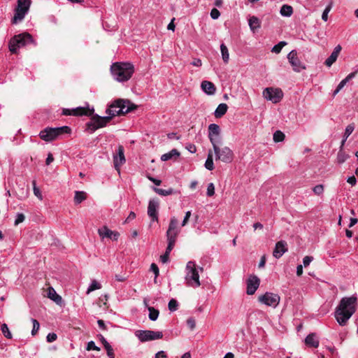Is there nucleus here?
Wrapping results in <instances>:
<instances>
[{
	"mask_svg": "<svg viewBox=\"0 0 358 358\" xmlns=\"http://www.w3.org/2000/svg\"><path fill=\"white\" fill-rule=\"evenodd\" d=\"M199 270L202 272L203 268L202 267H196L194 262L189 261L187 263L185 280L187 286L196 288L201 285Z\"/></svg>",
	"mask_w": 358,
	"mask_h": 358,
	"instance_id": "3",
	"label": "nucleus"
},
{
	"mask_svg": "<svg viewBox=\"0 0 358 358\" xmlns=\"http://www.w3.org/2000/svg\"><path fill=\"white\" fill-rule=\"evenodd\" d=\"M31 322L33 323V329L31 331V334L34 336L39 329L40 324L36 319H31Z\"/></svg>",
	"mask_w": 358,
	"mask_h": 358,
	"instance_id": "46",
	"label": "nucleus"
},
{
	"mask_svg": "<svg viewBox=\"0 0 358 358\" xmlns=\"http://www.w3.org/2000/svg\"><path fill=\"white\" fill-rule=\"evenodd\" d=\"M87 350L99 351L100 348L95 345V343L94 341H91L87 343Z\"/></svg>",
	"mask_w": 358,
	"mask_h": 358,
	"instance_id": "49",
	"label": "nucleus"
},
{
	"mask_svg": "<svg viewBox=\"0 0 358 358\" xmlns=\"http://www.w3.org/2000/svg\"><path fill=\"white\" fill-rule=\"evenodd\" d=\"M357 298L355 296L343 297L336 307L334 316L341 326H345L356 311Z\"/></svg>",
	"mask_w": 358,
	"mask_h": 358,
	"instance_id": "1",
	"label": "nucleus"
},
{
	"mask_svg": "<svg viewBox=\"0 0 358 358\" xmlns=\"http://www.w3.org/2000/svg\"><path fill=\"white\" fill-rule=\"evenodd\" d=\"M25 219V216L22 213H17L16 216V219L15 220V225H18L20 223L22 222Z\"/></svg>",
	"mask_w": 358,
	"mask_h": 358,
	"instance_id": "52",
	"label": "nucleus"
},
{
	"mask_svg": "<svg viewBox=\"0 0 358 358\" xmlns=\"http://www.w3.org/2000/svg\"><path fill=\"white\" fill-rule=\"evenodd\" d=\"M287 59L292 66L293 71L295 72H300L301 70L306 69L305 65L299 59L296 50H293L289 52L287 55Z\"/></svg>",
	"mask_w": 358,
	"mask_h": 358,
	"instance_id": "13",
	"label": "nucleus"
},
{
	"mask_svg": "<svg viewBox=\"0 0 358 358\" xmlns=\"http://www.w3.org/2000/svg\"><path fill=\"white\" fill-rule=\"evenodd\" d=\"M169 255L170 252H168L166 250L165 253L160 257V260L163 264L167 263L169 261Z\"/></svg>",
	"mask_w": 358,
	"mask_h": 358,
	"instance_id": "56",
	"label": "nucleus"
},
{
	"mask_svg": "<svg viewBox=\"0 0 358 358\" xmlns=\"http://www.w3.org/2000/svg\"><path fill=\"white\" fill-rule=\"evenodd\" d=\"M178 225V220L175 217H171L169 222L168 230L166 231L168 245L166 250L168 252H171L173 248H174L178 235L180 233V229Z\"/></svg>",
	"mask_w": 358,
	"mask_h": 358,
	"instance_id": "6",
	"label": "nucleus"
},
{
	"mask_svg": "<svg viewBox=\"0 0 358 358\" xmlns=\"http://www.w3.org/2000/svg\"><path fill=\"white\" fill-rule=\"evenodd\" d=\"M180 152L176 149H173L170 152L165 153L161 156L162 161H168L173 158H176L179 157Z\"/></svg>",
	"mask_w": 358,
	"mask_h": 358,
	"instance_id": "27",
	"label": "nucleus"
},
{
	"mask_svg": "<svg viewBox=\"0 0 358 358\" xmlns=\"http://www.w3.org/2000/svg\"><path fill=\"white\" fill-rule=\"evenodd\" d=\"M191 64H192V65H193L194 66H201L202 64V62L200 59H194Z\"/></svg>",
	"mask_w": 358,
	"mask_h": 358,
	"instance_id": "63",
	"label": "nucleus"
},
{
	"mask_svg": "<svg viewBox=\"0 0 358 358\" xmlns=\"http://www.w3.org/2000/svg\"><path fill=\"white\" fill-rule=\"evenodd\" d=\"M220 50L222 53V57L224 63H228L229 59V54L228 51L227 47L224 44L222 43L220 45Z\"/></svg>",
	"mask_w": 358,
	"mask_h": 358,
	"instance_id": "32",
	"label": "nucleus"
},
{
	"mask_svg": "<svg viewBox=\"0 0 358 358\" xmlns=\"http://www.w3.org/2000/svg\"><path fill=\"white\" fill-rule=\"evenodd\" d=\"M206 194L208 196H212L215 194V186L213 183L210 182L208 185Z\"/></svg>",
	"mask_w": 358,
	"mask_h": 358,
	"instance_id": "48",
	"label": "nucleus"
},
{
	"mask_svg": "<svg viewBox=\"0 0 358 358\" xmlns=\"http://www.w3.org/2000/svg\"><path fill=\"white\" fill-rule=\"evenodd\" d=\"M1 330L5 337H6L7 338H12V334L10 332L9 329L6 324H3L1 325Z\"/></svg>",
	"mask_w": 358,
	"mask_h": 358,
	"instance_id": "42",
	"label": "nucleus"
},
{
	"mask_svg": "<svg viewBox=\"0 0 358 358\" xmlns=\"http://www.w3.org/2000/svg\"><path fill=\"white\" fill-rule=\"evenodd\" d=\"M120 103V101H115L106 110V113L108 114V116H111V119L115 115H120V112L118 111V109L120 108V105L118 104Z\"/></svg>",
	"mask_w": 358,
	"mask_h": 358,
	"instance_id": "23",
	"label": "nucleus"
},
{
	"mask_svg": "<svg viewBox=\"0 0 358 358\" xmlns=\"http://www.w3.org/2000/svg\"><path fill=\"white\" fill-rule=\"evenodd\" d=\"M349 157V155L340 150L337 155V162L338 164L344 163Z\"/></svg>",
	"mask_w": 358,
	"mask_h": 358,
	"instance_id": "37",
	"label": "nucleus"
},
{
	"mask_svg": "<svg viewBox=\"0 0 358 358\" xmlns=\"http://www.w3.org/2000/svg\"><path fill=\"white\" fill-rule=\"evenodd\" d=\"M120 101V108L118 109V111L120 112V115H124L129 111L131 110V108L129 107L128 104L129 103V101H126L124 100H119Z\"/></svg>",
	"mask_w": 358,
	"mask_h": 358,
	"instance_id": "29",
	"label": "nucleus"
},
{
	"mask_svg": "<svg viewBox=\"0 0 358 358\" xmlns=\"http://www.w3.org/2000/svg\"><path fill=\"white\" fill-rule=\"evenodd\" d=\"M205 167L206 169L209 171H212L214 169V163L213 159V152L211 150H209L207 159L205 162Z\"/></svg>",
	"mask_w": 358,
	"mask_h": 358,
	"instance_id": "30",
	"label": "nucleus"
},
{
	"mask_svg": "<svg viewBox=\"0 0 358 358\" xmlns=\"http://www.w3.org/2000/svg\"><path fill=\"white\" fill-rule=\"evenodd\" d=\"M31 5L30 0H17V6L15 9L14 16L11 20L12 24L21 22L29 11Z\"/></svg>",
	"mask_w": 358,
	"mask_h": 358,
	"instance_id": "7",
	"label": "nucleus"
},
{
	"mask_svg": "<svg viewBox=\"0 0 358 358\" xmlns=\"http://www.w3.org/2000/svg\"><path fill=\"white\" fill-rule=\"evenodd\" d=\"M280 296L277 294L266 292L264 294L259 296V301L268 306L276 307L280 302Z\"/></svg>",
	"mask_w": 358,
	"mask_h": 358,
	"instance_id": "11",
	"label": "nucleus"
},
{
	"mask_svg": "<svg viewBox=\"0 0 358 358\" xmlns=\"http://www.w3.org/2000/svg\"><path fill=\"white\" fill-rule=\"evenodd\" d=\"M48 296L49 299L55 301L58 305H62V298L57 294L56 291L52 287L48 288Z\"/></svg>",
	"mask_w": 358,
	"mask_h": 358,
	"instance_id": "24",
	"label": "nucleus"
},
{
	"mask_svg": "<svg viewBox=\"0 0 358 358\" xmlns=\"http://www.w3.org/2000/svg\"><path fill=\"white\" fill-rule=\"evenodd\" d=\"M347 182L350 183L351 185H355L357 182V180L354 176L348 177L347 179Z\"/></svg>",
	"mask_w": 358,
	"mask_h": 358,
	"instance_id": "61",
	"label": "nucleus"
},
{
	"mask_svg": "<svg viewBox=\"0 0 358 358\" xmlns=\"http://www.w3.org/2000/svg\"><path fill=\"white\" fill-rule=\"evenodd\" d=\"M186 148L191 153H195L196 152V148L194 144L189 143L187 144Z\"/></svg>",
	"mask_w": 358,
	"mask_h": 358,
	"instance_id": "59",
	"label": "nucleus"
},
{
	"mask_svg": "<svg viewBox=\"0 0 358 358\" xmlns=\"http://www.w3.org/2000/svg\"><path fill=\"white\" fill-rule=\"evenodd\" d=\"M57 336L55 333H49L46 336V340L48 343L54 342L57 340Z\"/></svg>",
	"mask_w": 358,
	"mask_h": 358,
	"instance_id": "53",
	"label": "nucleus"
},
{
	"mask_svg": "<svg viewBox=\"0 0 358 358\" xmlns=\"http://www.w3.org/2000/svg\"><path fill=\"white\" fill-rule=\"evenodd\" d=\"M92 120L94 121L99 129L106 126V124L111 120V116L101 117L97 114L92 116Z\"/></svg>",
	"mask_w": 358,
	"mask_h": 358,
	"instance_id": "21",
	"label": "nucleus"
},
{
	"mask_svg": "<svg viewBox=\"0 0 358 358\" xmlns=\"http://www.w3.org/2000/svg\"><path fill=\"white\" fill-rule=\"evenodd\" d=\"M201 87L202 90L208 95H213L216 91L215 85L208 80H203L201 83Z\"/></svg>",
	"mask_w": 358,
	"mask_h": 358,
	"instance_id": "22",
	"label": "nucleus"
},
{
	"mask_svg": "<svg viewBox=\"0 0 358 358\" xmlns=\"http://www.w3.org/2000/svg\"><path fill=\"white\" fill-rule=\"evenodd\" d=\"M54 161V157L51 153L48 155V157L45 160L46 165H50Z\"/></svg>",
	"mask_w": 358,
	"mask_h": 358,
	"instance_id": "60",
	"label": "nucleus"
},
{
	"mask_svg": "<svg viewBox=\"0 0 358 358\" xmlns=\"http://www.w3.org/2000/svg\"><path fill=\"white\" fill-rule=\"evenodd\" d=\"M285 134L280 131H276L273 134V141L276 143L281 142L285 139Z\"/></svg>",
	"mask_w": 358,
	"mask_h": 358,
	"instance_id": "38",
	"label": "nucleus"
},
{
	"mask_svg": "<svg viewBox=\"0 0 358 358\" xmlns=\"http://www.w3.org/2000/svg\"><path fill=\"white\" fill-rule=\"evenodd\" d=\"M220 16V13L217 8H213L210 11V17L213 20L217 19Z\"/></svg>",
	"mask_w": 358,
	"mask_h": 358,
	"instance_id": "54",
	"label": "nucleus"
},
{
	"mask_svg": "<svg viewBox=\"0 0 358 358\" xmlns=\"http://www.w3.org/2000/svg\"><path fill=\"white\" fill-rule=\"evenodd\" d=\"M87 127L91 133L94 132L96 129H99L94 121L92 120V117H91V121L87 124Z\"/></svg>",
	"mask_w": 358,
	"mask_h": 358,
	"instance_id": "45",
	"label": "nucleus"
},
{
	"mask_svg": "<svg viewBox=\"0 0 358 358\" xmlns=\"http://www.w3.org/2000/svg\"><path fill=\"white\" fill-rule=\"evenodd\" d=\"M213 148L215 160H220L224 163H231L233 161L234 152L229 147L224 146L220 148L216 143L213 145Z\"/></svg>",
	"mask_w": 358,
	"mask_h": 358,
	"instance_id": "8",
	"label": "nucleus"
},
{
	"mask_svg": "<svg viewBox=\"0 0 358 358\" xmlns=\"http://www.w3.org/2000/svg\"><path fill=\"white\" fill-rule=\"evenodd\" d=\"M228 106L226 103H220L218 105L214 112V115L217 118L222 117L227 111Z\"/></svg>",
	"mask_w": 358,
	"mask_h": 358,
	"instance_id": "26",
	"label": "nucleus"
},
{
	"mask_svg": "<svg viewBox=\"0 0 358 358\" xmlns=\"http://www.w3.org/2000/svg\"><path fill=\"white\" fill-rule=\"evenodd\" d=\"M135 336L142 343L161 339L163 337L162 331H155L152 330H137L135 331Z\"/></svg>",
	"mask_w": 358,
	"mask_h": 358,
	"instance_id": "9",
	"label": "nucleus"
},
{
	"mask_svg": "<svg viewBox=\"0 0 358 358\" xmlns=\"http://www.w3.org/2000/svg\"><path fill=\"white\" fill-rule=\"evenodd\" d=\"M86 196L84 192L76 191L75 192L74 201L76 204H79L85 200Z\"/></svg>",
	"mask_w": 358,
	"mask_h": 358,
	"instance_id": "34",
	"label": "nucleus"
},
{
	"mask_svg": "<svg viewBox=\"0 0 358 358\" xmlns=\"http://www.w3.org/2000/svg\"><path fill=\"white\" fill-rule=\"evenodd\" d=\"M32 185H33V191H34V195L38 198L40 200H42L43 199V196H42V194L39 189L38 187H37L36 186V182L35 180H33L32 181Z\"/></svg>",
	"mask_w": 358,
	"mask_h": 358,
	"instance_id": "43",
	"label": "nucleus"
},
{
	"mask_svg": "<svg viewBox=\"0 0 358 358\" xmlns=\"http://www.w3.org/2000/svg\"><path fill=\"white\" fill-rule=\"evenodd\" d=\"M287 45L285 41H280L275 45H274L271 50L273 52L278 54L280 52L282 48Z\"/></svg>",
	"mask_w": 358,
	"mask_h": 358,
	"instance_id": "39",
	"label": "nucleus"
},
{
	"mask_svg": "<svg viewBox=\"0 0 358 358\" xmlns=\"http://www.w3.org/2000/svg\"><path fill=\"white\" fill-rule=\"evenodd\" d=\"M167 356L164 351H159L155 354V358H166Z\"/></svg>",
	"mask_w": 358,
	"mask_h": 358,
	"instance_id": "62",
	"label": "nucleus"
},
{
	"mask_svg": "<svg viewBox=\"0 0 358 358\" xmlns=\"http://www.w3.org/2000/svg\"><path fill=\"white\" fill-rule=\"evenodd\" d=\"M313 260V257L312 256H306L303 259V264L305 267H307L310 265L311 262Z\"/></svg>",
	"mask_w": 358,
	"mask_h": 358,
	"instance_id": "55",
	"label": "nucleus"
},
{
	"mask_svg": "<svg viewBox=\"0 0 358 358\" xmlns=\"http://www.w3.org/2000/svg\"><path fill=\"white\" fill-rule=\"evenodd\" d=\"M125 161L124 147L119 145L117 152L113 155V163L115 169L119 171L120 167L125 163Z\"/></svg>",
	"mask_w": 358,
	"mask_h": 358,
	"instance_id": "16",
	"label": "nucleus"
},
{
	"mask_svg": "<svg viewBox=\"0 0 358 358\" xmlns=\"http://www.w3.org/2000/svg\"><path fill=\"white\" fill-rule=\"evenodd\" d=\"M98 234L101 238H108L114 241H117L120 236L118 232L111 231L106 226L99 229Z\"/></svg>",
	"mask_w": 358,
	"mask_h": 358,
	"instance_id": "18",
	"label": "nucleus"
},
{
	"mask_svg": "<svg viewBox=\"0 0 358 358\" xmlns=\"http://www.w3.org/2000/svg\"><path fill=\"white\" fill-rule=\"evenodd\" d=\"M249 26L250 29L255 32L257 29L260 27L261 22L258 17L252 16L248 20Z\"/></svg>",
	"mask_w": 358,
	"mask_h": 358,
	"instance_id": "28",
	"label": "nucleus"
},
{
	"mask_svg": "<svg viewBox=\"0 0 358 358\" xmlns=\"http://www.w3.org/2000/svg\"><path fill=\"white\" fill-rule=\"evenodd\" d=\"M220 134V128L218 124L213 123L208 126V138L212 145L217 143L216 137H219Z\"/></svg>",
	"mask_w": 358,
	"mask_h": 358,
	"instance_id": "19",
	"label": "nucleus"
},
{
	"mask_svg": "<svg viewBox=\"0 0 358 358\" xmlns=\"http://www.w3.org/2000/svg\"><path fill=\"white\" fill-rule=\"evenodd\" d=\"M288 250L287 242L280 241L275 243V248L273 251V255L275 258H280Z\"/></svg>",
	"mask_w": 358,
	"mask_h": 358,
	"instance_id": "17",
	"label": "nucleus"
},
{
	"mask_svg": "<svg viewBox=\"0 0 358 358\" xmlns=\"http://www.w3.org/2000/svg\"><path fill=\"white\" fill-rule=\"evenodd\" d=\"M191 216V211H187L185 215V217L182 222V226L184 227L187 224L189 221V219Z\"/></svg>",
	"mask_w": 358,
	"mask_h": 358,
	"instance_id": "57",
	"label": "nucleus"
},
{
	"mask_svg": "<svg viewBox=\"0 0 358 358\" xmlns=\"http://www.w3.org/2000/svg\"><path fill=\"white\" fill-rule=\"evenodd\" d=\"M305 343L309 347L316 348L319 346V341L315 334L308 335L305 339Z\"/></svg>",
	"mask_w": 358,
	"mask_h": 358,
	"instance_id": "25",
	"label": "nucleus"
},
{
	"mask_svg": "<svg viewBox=\"0 0 358 358\" xmlns=\"http://www.w3.org/2000/svg\"><path fill=\"white\" fill-rule=\"evenodd\" d=\"M71 129L68 126L60 127H46L39 133L40 138L46 141L50 142L56 140L64 134H70Z\"/></svg>",
	"mask_w": 358,
	"mask_h": 358,
	"instance_id": "4",
	"label": "nucleus"
},
{
	"mask_svg": "<svg viewBox=\"0 0 358 358\" xmlns=\"http://www.w3.org/2000/svg\"><path fill=\"white\" fill-rule=\"evenodd\" d=\"M260 280L259 278L255 275H250L247 281H246V285H247V289L246 293L248 295H252L255 293L256 290L259 286Z\"/></svg>",
	"mask_w": 358,
	"mask_h": 358,
	"instance_id": "15",
	"label": "nucleus"
},
{
	"mask_svg": "<svg viewBox=\"0 0 358 358\" xmlns=\"http://www.w3.org/2000/svg\"><path fill=\"white\" fill-rule=\"evenodd\" d=\"M264 97L273 103H277L283 97L282 91L279 88L267 87L263 92Z\"/></svg>",
	"mask_w": 358,
	"mask_h": 358,
	"instance_id": "10",
	"label": "nucleus"
},
{
	"mask_svg": "<svg viewBox=\"0 0 358 358\" xmlns=\"http://www.w3.org/2000/svg\"><path fill=\"white\" fill-rule=\"evenodd\" d=\"M94 113V108H90L89 107H77L73 109H63L62 114L64 115H92Z\"/></svg>",
	"mask_w": 358,
	"mask_h": 358,
	"instance_id": "12",
	"label": "nucleus"
},
{
	"mask_svg": "<svg viewBox=\"0 0 358 358\" xmlns=\"http://www.w3.org/2000/svg\"><path fill=\"white\" fill-rule=\"evenodd\" d=\"M104 348L106 350L107 355L109 357V358H115L113 348L110 344L106 345V347H104Z\"/></svg>",
	"mask_w": 358,
	"mask_h": 358,
	"instance_id": "50",
	"label": "nucleus"
},
{
	"mask_svg": "<svg viewBox=\"0 0 358 358\" xmlns=\"http://www.w3.org/2000/svg\"><path fill=\"white\" fill-rule=\"evenodd\" d=\"M159 202L157 199H152L149 201L148 206V215L153 222H158V210Z\"/></svg>",
	"mask_w": 358,
	"mask_h": 358,
	"instance_id": "14",
	"label": "nucleus"
},
{
	"mask_svg": "<svg viewBox=\"0 0 358 358\" xmlns=\"http://www.w3.org/2000/svg\"><path fill=\"white\" fill-rule=\"evenodd\" d=\"M150 270L154 272V273L155 275V278L159 275V271L158 266L155 264L152 263L151 264Z\"/></svg>",
	"mask_w": 358,
	"mask_h": 358,
	"instance_id": "58",
	"label": "nucleus"
},
{
	"mask_svg": "<svg viewBox=\"0 0 358 358\" xmlns=\"http://www.w3.org/2000/svg\"><path fill=\"white\" fill-rule=\"evenodd\" d=\"M153 190L158 194L161 196H168L173 194L174 193V190L172 188H169L168 189H163L161 188L153 187Z\"/></svg>",
	"mask_w": 358,
	"mask_h": 358,
	"instance_id": "33",
	"label": "nucleus"
},
{
	"mask_svg": "<svg viewBox=\"0 0 358 358\" xmlns=\"http://www.w3.org/2000/svg\"><path fill=\"white\" fill-rule=\"evenodd\" d=\"M187 324L191 330H193L196 327L195 320L193 317L188 318L187 320Z\"/></svg>",
	"mask_w": 358,
	"mask_h": 358,
	"instance_id": "51",
	"label": "nucleus"
},
{
	"mask_svg": "<svg viewBox=\"0 0 358 358\" xmlns=\"http://www.w3.org/2000/svg\"><path fill=\"white\" fill-rule=\"evenodd\" d=\"M341 50L342 47L340 45H336L331 55L324 62L325 65L330 67L336 61Z\"/></svg>",
	"mask_w": 358,
	"mask_h": 358,
	"instance_id": "20",
	"label": "nucleus"
},
{
	"mask_svg": "<svg viewBox=\"0 0 358 358\" xmlns=\"http://www.w3.org/2000/svg\"><path fill=\"white\" fill-rule=\"evenodd\" d=\"M101 288V285L99 282H98L96 280H93L87 288V294H89L90 292L99 289Z\"/></svg>",
	"mask_w": 358,
	"mask_h": 358,
	"instance_id": "36",
	"label": "nucleus"
},
{
	"mask_svg": "<svg viewBox=\"0 0 358 358\" xmlns=\"http://www.w3.org/2000/svg\"><path fill=\"white\" fill-rule=\"evenodd\" d=\"M280 13L282 16L289 17L293 13V8L291 6L285 4L281 7Z\"/></svg>",
	"mask_w": 358,
	"mask_h": 358,
	"instance_id": "31",
	"label": "nucleus"
},
{
	"mask_svg": "<svg viewBox=\"0 0 358 358\" xmlns=\"http://www.w3.org/2000/svg\"><path fill=\"white\" fill-rule=\"evenodd\" d=\"M168 307L170 311H176L178 309V303L176 299H171L169 302Z\"/></svg>",
	"mask_w": 358,
	"mask_h": 358,
	"instance_id": "41",
	"label": "nucleus"
},
{
	"mask_svg": "<svg viewBox=\"0 0 358 358\" xmlns=\"http://www.w3.org/2000/svg\"><path fill=\"white\" fill-rule=\"evenodd\" d=\"M30 43H34L36 45V43L33 39L32 36L27 32L22 33L18 35L14 36L10 40L9 50L12 53L16 54L19 48Z\"/></svg>",
	"mask_w": 358,
	"mask_h": 358,
	"instance_id": "5",
	"label": "nucleus"
},
{
	"mask_svg": "<svg viewBox=\"0 0 358 358\" xmlns=\"http://www.w3.org/2000/svg\"><path fill=\"white\" fill-rule=\"evenodd\" d=\"M332 2L331 1L329 5L327 6V7L325 8V9L324 10L323 13H322V19L324 21V22H327V20H328V14L330 12L331 8H332Z\"/></svg>",
	"mask_w": 358,
	"mask_h": 358,
	"instance_id": "40",
	"label": "nucleus"
},
{
	"mask_svg": "<svg viewBox=\"0 0 358 358\" xmlns=\"http://www.w3.org/2000/svg\"><path fill=\"white\" fill-rule=\"evenodd\" d=\"M355 130V125L354 124H350L347 126L345 130V133L343 135V137H345V139H348L349 136Z\"/></svg>",
	"mask_w": 358,
	"mask_h": 358,
	"instance_id": "44",
	"label": "nucleus"
},
{
	"mask_svg": "<svg viewBox=\"0 0 358 358\" xmlns=\"http://www.w3.org/2000/svg\"><path fill=\"white\" fill-rule=\"evenodd\" d=\"M149 310V319L152 321H155L157 320L159 317V312L158 310L155 309L153 307H148Z\"/></svg>",
	"mask_w": 358,
	"mask_h": 358,
	"instance_id": "35",
	"label": "nucleus"
},
{
	"mask_svg": "<svg viewBox=\"0 0 358 358\" xmlns=\"http://www.w3.org/2000/svg\"><path fill=\"white\" fill-rule=\"evenodd\" d=\"M110 71L115 80L123 83L131 78L134 66L129 62H115L111 65Z\"/></svg>",
	"mask_w": 358,
	"mask_h": 358,
	"instance_id": "2",
	"label": "nucleus"
},
{
	"mask_svg": "<svg viewBox=\"0 0 358 358\" xmlns=\"http://www.w3.org/2000/svg\"><path fill=\"white\" fill-rule=\"evenodd\" d=\"M313 192L317 195H320L324 192V186L322 185H317L313 189Z\"/></svg>",
	"mask_w": 358,
	"mask_h": 358,
	"instance_id": "47",
	"label": "nucleus"
},
{
	"mask_svg": "<svg viewBox=\"0 0 358 358\" xmlns=\"http://www.w3.org/2000/svg\"><path fill=\"white\" fill-rule=\"evenodd\" d=\"M303 274V266L299 264L296 267V275L301 276Z\"/></svg>",
	"mask_w": 358,
	"mask_h": 358,
	"instance_id": "64",
	"label": "nucleus"
}]
</instances>
